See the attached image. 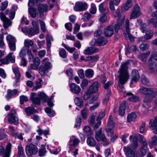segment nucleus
<instances>
[{"instance_id": "obj_1", "label": "nucleus", "mask_w": 157, "mask_h": 157, "mask_svg": "<svg viewBox=\"0 0 157 157\" xmlns=\"http://www.w3.org/2000/svg\"><path fill=\"white\" fill-rule=\"evenodd\" d=\"M129 63L128 62L122 63L118 71V72L119 73V82L122 85L124 84L129 78V75L128 72Z\"/></svg>"}, {"instance_id": "obj_2", "label": "nucleus", "mask_w": 157, "mask_h": 157, "mask_svg": "<svg viewBox=\"0 0 157 157\" xmlns=\"http://www.w3.org/2000/svg\"><path fill=\"white\" fill-rule=\"evenodd\" d=\"M148 62L150 72L154 75L157 74V53L151 55Z\"/></svg>"}, {"instance_id": "obj_3", "label": "nucleus", "mask_w": 157, "mask_h": 157, "mask_svg": "<svg viewBox=\"0 0 157 157\" xmlns=\"http://www.w3.org/2000/svg\"><path fill=\"white\" fill-rule=\"evenodd\" d=\"M98 82H94L87 89L83 95V99L85 100L89 99L91 94L97 92L98 89Z\"/></svg>"}, {"instance_id": "obj_4", "label": "nucleus", "mask_w": 157, "mask_h": 157, "mask_svg": "<svg viewBox=\"0 0 157 157\" xmlns=\"http://www.w3.org/2000/svg\"><path fill=\"white\" fill-rule=\"evenodd\" d=\"M48 59L45 58L42 61V63L44 65H41L39 68V73L41 76H44L46 71L50 69L51 67V63L47 62Z\"/></svg>"}, {"instance_id": "obj_5", "label": "nucleus", "mask_w": 157, "mask_h": 157, "mask_svg": "<svg viewBox=\"0 0 157 157\" xmlns=\"http://www.w3.org/2000/svg\"><path fill=\"white\" fill-rule=\"evenodd\" d=\"M16 112L14 109H12L8 114V121L10 124H14L17 125L18 124V119L15 116Z\"/></svg>"}, {"instance_id": "obj_6", "label": "nucleus", "mask_w": 157, "mask_h": 157, "mask_svg": "<svg viewBox=\"0 0 157 157\" xmlns=\"http://www.w3.org/2000/svg\"><path fill=\"white\" fill-rule=\"evenodd\" d=\"M88 8L87 4L84 2H77L74 7V10L77 12H82L86 10Z\"/></svg>"}, {"instance_id": "obj_7", "label": "nucleus", "mask_w": 157, "mask_h": 157, "mask_svg": "<svg viewBox=\"0 0 157 157\" xmlns=\"http://www.w3.org/2000/svg\"><path fill=\"white\" fill-rule=\"evenodd\" d=\"M25 151L27 155L28 156H31L33 155L36 154L38 151V148L35 145L31 144L26 145Z\"/></svg>"}, {"instance_id": "obj_8", "label": "nucleus", "mask_w": 157, "mask_h": 157, "mask_svg": "<svg viewBox=\"0 0 157 157\" xmlns=\"http://www.w3.org/2000/svg\"><path fill=\"white\" fill-rule=\"evenodd\" d=\"M6 40L8 41V45L10 50L14 51L16 49V40L14 37L10 34L7 35Z\"/></svg>"}, {"instance_id": "obj_9", "label": "nucleus", "mask_w": 157, "mask_h": 157, "mask_svg": "<svg viewBox=\"0 0 157 157\" xmlns=\"http://www.w3.org/2000/svg\"><path fill=\"white\" fill-rule=\"evenodd\" d=\"M12 53H10L4 58L0 59V66L2 64H7L11 61L14 63L15 61V58L12 56Z\"/></svg>"}, {"instance_id": "obj_10", "label": "nucleus", "mask_w": 157, "mask_h": 157, "mask_svg": "<svg viewBox=\"0 0 157 157\" xmlns=\"http://www.w3.org/2000/svg\"><path fill=\"white\" fill-rule=\"evenodd\" d=\"M12 53H10L4 58L0 59V66L2 64H7L11 61L14 63L15 61V58L12 56Z\"/></svg>"}, {"instance_id": "obj_11", "label": "nucleus", "mask_w": 157, "mask_h": 157, "mask_svg": "<svg viewBox=\"0 0 157 157\" xmlns=\"http://www.w3.org/2000/svg\"><path fill=\"white\" fill-rule=\"evenodd\" d=\"M12 53H10L4 58L0 59V66L2 64H7L11 61L14 63L15 61V58L12 56Z\"/></svg>"}, {"instance_id": "obj_12", "label": "nucleus", "mask_w": 157, "mask_h": 157, "mask_svg": "<svg viewBox=\"0 0 157 157\" xmlns=\"http://www.w3.org/2000/svg\"><path fill=\"white\" fill-rule=\"evenodd\" d=\"M141 14L140 7L138 5L136 4L133 7L130 16V19H136Z\"/></svg>"}, {"instance_id": "obj_13", "label": "nucleus", "mask_w": 157, "mask_h": 157, "mask_svg": "<svg viewBox=\"0 0 157 157\" xmlns=\"http://www.w3.org/2000/svg\"><path fill=\"white\" fill-rule=\"evenodd\" d=\"M0 17L3 23V26L5 29H7L8 27L11 25V21L7 18L5 14L2 12L0 13Z\"/></svg>"}, {"instance_id": "obj_14", "label": "nucleus", "mask_w": 157, "mask_h": 157, "mask_svg": "<svg viewBox=\"0 0 157 157\" xmlns=\"http://www.w3.org/2000/svg\"><path fill=\"white\" fill-rule=\"evenodd\" d=\"M149 127L152 130H154L153 132L157 134V116L155 117L154 119L150 120Z\"/></svg>"}, {"instance_id": "obj_15", "label": "nucleus", "mask_w": 157, "mask_h": 157, "mask_svg": "<svg viewBox=\"0 0 157 157\" xmlns=\"http://www.w3.org/2000/svg\"><path fill=\"white\" fill-rule=\"evenodd\" d=\"M139 91L141 94L146 95L150 96L152 94L153 88L141 86L139 90Z\"/></svg>"}, {"instance_id": "obj_16", "label": "nucleus", "mask_w": 157, "mask_h": 157, "mask_svg": "<svg viewBox=\"0 0 157 157\" xmlns=\"http://www.w3.org/2000/svg\"><path fill=\"white\" fill-rule=\"evenodd\" d=\"M108 42L107 39L103 36H100L95 40V44L98 46H104Z\"/></svg>"}, {"instance_id": "obj_17", "label": "nucleus", "mask_w": 157, "mask_h": 157, "mask_svg": "<svg viewBox=\"0 0 157 157\" xmlns=\"http://www.w3.org/2000/svg\"><path fill=\"white\" fill-rule=\"evenodd\" d=\"M124 150L125 152L126 156L127 157H134L135 153L134 151L131 149V146L128 145L127 147H125L124 148Z\"/></svg>"}, {"instance_id": "obj_18", "label": "nucleus", "mask_w": 157, "mask_h": 157, "mask_svg": "<svg viewBox=\"0 0 157 157\" xmlns=\"http://www.w3.org/2000/svg\"><path fill=\"white\" fill-rule=\"evenodd\" d=\"M104 33L105 36L109 37L112 36L114 33V27L113 26H107L104 29Z\"/></svg>"}, {"instance_id": "obj_19", "label": "nucleus", "mask_w": 157, "mask_h": 157, "mask_svg": "<svg viewBox=\"0 0 157 157\" xmlns=\"http://www.w3.org/2000/svg\"><path fill=\"white\" fill-rule=\"evenodd\" d=\"M70 87L71 92L75 94H78L81 90L80 86L75 83H71Z\"/></svg>"}, {"instance_id": "obj_20", "label": "nucleus", "mask_w": 157, "mask_h": 157, "mask_svg": "<svg viewBox=\"0 0 157 157\" xmlns=\"http://www.w3.org/2000/svg\"><path fill=\"white\" fill-rule=\"evenodd\" d=\"M99 10L101 13H106L109 11L108 7L104 3H102L99 5Z\"/></svg>"}, {"instance_id": "obj_21", "label": "nucleus", "mask_w": 157, "mask_h": 157, "mask_svg": "<svg viewBox=\"0 0 157 157\" xmlns=\"http://www.w3.org/2000/svg\"><path fill=\"white\" fill-rule=\"evenodd\" d=\"M132 78L131 79V82L134 81L136 82L139 80L140 77L137 70L134 69L132 70Z\"/></svg>"}, {"instance_id": "obj_22", "label": "nucleus", "mask_w": 157, "mask_h": 157, "mask_svg": "<svg viewBox=\"0 0 157 157\" xmlns=\"http://www.w3.org/2000/svg\"><path fill=\"white\" fill-rule=\"evenodd\" d=\"M98 52V49L95 48L89 47L84 50V53L86 55H90Z\"/></svg>"}, {"instance_id": "obj_23", "label": "nucleus", "mask_w": 157, "mask_h": 157, "mask_svg": "<svg viewBox=\"0 0 157 157\" xmlns=\"http://www.w3.org/2000/svg\"><path fill=\"white\" fill-rule=\"evenodd\" d=\"M48 6L46 4H40L39 5L38 10L41 15H43L44 12H46L48 10Z\"/></svg>"}, {"instance_id": "obj_24", "label": "nucleus", "mask_w": 157, "mask_h": 157, "mask_svg": "<svg viewBox=\"0 0 157 157\" xmlns=\"http://www.w3.org/2000/svg\"><path fill=\"white\" fill-rule=\"evenodd\" d=\"M129 139L130 140H132V142L131 149H136L138 147V144L137 139L135 136L131 135L129 137Z\"/></svg>"}, {"instance_id": "obj_25", "label": "nucleus", "mask_w": 157, "mask_h": 157, "mask_svg": "<svg viewBox=\"0 0 157 157\" xmlns=\"http://www.w3.org/2000/svg\"><path fill=\"white\" fill-rule=\"evenodd\" d=\"M126 102L124 101L120 105L119 108V114L121 116H123L125 113V111L126 107Z\"/></svg>"}, {"instance_id": "obj_26", "label": "nucleus", "mask_w": 157, "mask_h": 157, "mask_svg": "<svg viewBox=\"0 0 157 157\" xmlns=\"http://www.w3.org/2000/svg\"><path fill=\"white\" fill-rule=\"evenodd\" d=\"M137 23L140 27V29L143 33H144L147 30V25L145 23L143 22L142 20L141 19L137 20Z\"/></svg>"}, {"instance_id": "obj_27", "label": "nucleus", "mask_w": 157, "mask_h": 157, "mask_svg": "<svg viewBox=\"0 0 157 157\" xmlns=\"http://www.w3.org/2000/svg\"><path fill=\"white\" fill-rule=\"evenodd\" d=\"M36 94L35 93H32L30 99L33 103L36 104H39L40 103V99L39 97H35Z\"/></svg>"}, {"instance_id": "obj_28", "label": "nucleus", "mask_w": 157, "mask_h": 157, "mask_svg": "<svg viewBox=\"0 0 157 157\" xmlns=\"http://www.w3.org/2000/svg\"><path fill=\"white\" fill-rule=\"evenodd\" d=\"M25 112L28 116H30L35 113L37 112L36 110L33 107L29 106L25 109Z\"/></svg>"}, {"instance_id": "obj_29", "label": "nucleus", "mask_w": 157, "mask_h": 157, "mask_svg": "<svg viewBox=\"0 0 157 157\" xmlns=\"http://www.w3.org/2000/svg\"><path fill=\"white\" fill-rule=\"evenodd\" d=\"M143 146L141 147L140 151L141 155L142 156H144L147 153V144L146 142H144L143 141L141 142Z\"/></svg>"}, {"instance_id": "obj_30", "label": "nucleus", "mask_w": 157, "mask_h": 157, "mask_svg": "<svg viewBox=\"0 0 157 157\" xmlns=\"http://www.w3.org/2000/svg\"><path fill=\"white\" fill-rule=\"evenodd\" d=\"M124 20V17H122V20H120L119 19L117 20V22L115 25V31L116 33H117L119 30L120 28V27L121 26L123 23V21Z\"/></svg>"}, {"instance_id": "obj_31", "label": "nucleus", "mask_w": 157, "mask_h": 157, "mask_svg": "<svg viewBox=\"0 0 157 157\" xmlns=\"http://www.w3.org/2000/svg\"><path fill=\"white\" fill-rule=\"evenodd\" d=\"M18 92L17 90L15 89L13 90H8L7 91V94L6 96V98L9 100L11 97L17 94Z\"/></svg>"}, {"instance_id": "obj_32", "label": "nucleus", "mask_w": 157, "mask_h": 157, "mask_svg": "<svg viewBox=\"0 0 157 157\" xmlns=\"http://www.w3.org/2000/svg\"><path fill=\"white\" fill-rule=\"evenodd\" d=\"M150 52H148L145 53L140 54L138 55V58L143 61L145 62L147 60V57L150 54Z\"/></svg>"}, {"instance_id": "obj_33", "label": "nucleus", "mask_w": 157, "mask_h": 157, "mask_svg": "<svg viewBox=\"0 0 157 157\" xmlns=\"http://www.w3.org/2000/svg\"><path fill=\"white\" fill-rule=\"evenodd\" d=\"M136 117V114L134 112L132 113L128 114L127 117V121L128 122L134 121Z\"/></svg>"}, {"instance_id": "obj_34", "label": "nucleus", "mask_w": 157, "mask_h": 157, "mask_svg": "<svg viewBox=\"0 0 157 157\" xmlns=\"http://www.w3.org/2000/svg\"><path fill=\"white\" fill-rule=\"evenodd\" d=\"M132 5V0H127L123 8L124 11H126L131 8Z\"/></svg>"}, {"instance_id": "obj_35", "label": "nucleus", "mask_w": 157, "mask_h": 157, "mask_svg": "<svg viewBox=\"0 0 157 157\" xmlns=\"http://www.w3.org/2000/svg\"><path fill=\"white\" fill-rule=\"evenodd\" d=\"M80 142V140L77 138H75L72 140H70L69 141L70 147L71 148L72 146L74 147H76L78 145Z\"/></svg>"}, {"instance_id": "obj_36", "label": "nucleus", "mask_w": 157, "mask_h": 157, "mask_svg": "<svg viewBox=\"0 0 157 157\" xmlns=\"http://www.w3.org/2000/svg\"><path fill=\"white\" fill-rule=\"evenodd\" d=\"M114 16L115 17H117L118 18L117 19H119L120 20H122V17H124V19H125V16L124 15H122L121 14V10L120 9H117L115 13H114Z\"/></svg>"}, {"instance_id": "obj_37", "label": "nucleus", "mask_w": 157, "mask_h": 157, "mask_svg": "<svg viewBox=\"0 0 157 157\" xmlns=\"http://www.w3.org/2000/svg\"><path fill=\"white\" fill-rule=\"evenodd\" d=\"M75 104L79 107H81L83 105V101L82 98L76 97L74 99Z\"/></svg>"}, {"instance_id": "obj_38", "label": "nucleus", "mask_w": 157, "mask_h": 157, "mask_svg": "<svg viewBox=\"0 0 157 157\" xmlns=\"http://www.w3.org/2000/svg\"><path fill=\"white\" fill-rule=\"evenodd\" d=\"M87 144L90 146H94L96 145V141L93 138L90 137H88L87 140Z\"/></svg>"}, {"instance_id": "obj_39", "label": "nucleus", "mask_w": 157, "mask_h": 157, "mask_svg": "<svg viewBox=\"0 0 157 157\" xmlns=\"http://www.w3.org/2000/svg\"><path fill=\"white\" fill-rule=\"evenodd\" d=\"M33 42L31 40H25L24 41V46L26 49H29L30 46H32L33 45Z\"/></svg>"}, {"instance_id": "obj_40", "label": "nucleus", "mask_w": 157, "mask_h": 157, "mask_svg": "<svg viewBox=\"0 0 157 157\" xmlns=\"http://www.w3.org/2000/svg\"><path fill=\"white\" fill-rule=\"evenodd\" d=\"M45 112L50 117H52L55 113V111L52 109L48 107H47L45 109Z\"/></svg>"}, {"instance_id": "obj_41", "label": "nucleus", "mask_w": 157, "mask_h": 157, "mask_svg": "<svg viewBox=\"0 0 157 157\" xmlns=\"http://www.w3.org/2000/svg\"><path fill=\"white\" fill-rule=\"evenodd\" d=\"M107 125L112 128H113L114 127L115 123L113 121V117L112 115L109 116Z\"/></svg>"}, {"instance_id": "obj_42", "label": "nucleus", "mask_w": 157, "mask_h": 157, "mask_svg": "<svg viewBox=\"0 0 157 157\" xmlns=\"http://www.w3.org/2000/svg\"><path fill=\"white\" fill-rule=\"evenodd\" d=\"M18 152L17 157H25L24 150L21 146H19L18 147Z\"/></svg>"}, {"instance_id": "obj_43", "label": "nucleus", "mask_w": 157, "mask_h": 157, "mask_svg": "<svg viewBox=\"0 0 157 157\" xmlns=\"http://www.w3.org/2000/svg\"><path fill=\"white\" fill-rule=\"evenodd\" d=\"M29 13L30 16L33 18H35L36 16V10L33 7H31L29 9Z\"/></svg>"}, {"instance_id": "obj_44", "label": "nucleus", "mask_w": 157, "mask_h": 157, "mask_svg": "<svg viewBox=\"0 0 157 157\" xmlns=\"http://www.w3.org/2000/svg\"><path fill=\"white\" fill-rule=\"evenodd\" d=\"M150 47V45L147 44L142 43L140 45V48L141 51H143L148 49Z\"/></svg>"}, {"instance_id": "obj_45", "label": "nucleus", "mask_w": 157, "mask_h": 157, "mask_svg": "<svg viewBox=\"0 0 157 157\" xmlns=\"http://www.w3.org/2000/svg\"><path fill=\"white\" fill-rule=\"evenodd\" d=\"M47 46L48 48H50L51 46V40L53 41V39L52 36L47 34L46 36Z\"/></svg>"}, {"instance_id": "obj_46", "label": "nucleus", "mask_w": 157, "mask_h": 157, "mask_svg": "<svg viewBox=\"0 0 157 157\" xmlns=\"http://www.w3.org/2000/svg\"><path fill=\"white\" fill-rule=\"evenodd\" d=\"M94 71L91 69L86 70L85 72L86 76L88 78H92L94 75Z\"/></svg>"}, {"instance_id": "obj_47", "label": "nucleus", "mask_w": 157, "mask_h": 157, "mask_svg": "<svg viewBox=\"0 0 157 157\" xmlns=\"http://www.w3.org/2000/svg\"><path fill=\"white\" fill-rule=\"evenodd\" d=\"M83 130L87 134V136H91L93 134V131L89 126H85L83 128Z\"/></svg>"}, {"instance_id": "obj_48", "label": "nucleus", "mask_w": 157, "mask_h": 157, "mask_svg": "<svg viewBox=\"0 0 157 157\" xmlns=\"http://www.w3.org/2000/svg\"><path fill=\"white\" fill-rule=\"evenodd\" d=\"M141 80V83L144 85L148 86L150 84L148 80L144 75L142 76Z\"/></svg>"}, {"instance_id": "obj_49", "label": "nucleus", "mask_w": 157, "mask_h": 157, "mask_svg": "<svg viewBox=\"0 0 157 157\" xmlns=\"http://www.w3.org/2000/svg\"><path fill=\"white\" fill-rule=\"evenodd\" d=\"M12 146V145L10 143H8V144L6 147L5 154L10 155L11 151Z\"/></svg>"}, {"instance_id": "obj_50", "label": "nucleus", "mask_w": 157, "mask_h": 157, "mask_svg": "<svg viewBox=\"0 0 157 157\" xmlns=\"http://www.w3.org/2000/svg\"><path fill=\"white\" fill-rule=\"evenodd\" d=\"M28 34H30L31 36H33L36 34L39 33V30H36L35 29L33 28H31L29 29L28 30Z\"/></svg>"}, {"instance_id": "obj_51", "label": "nucleus", "mask_w": 157, "mask_h": 157, "mask_svg": "<svg viewBox=\"0 0 157 157\" xmlns=\"http://www.w3.org/2000/svg\"><path fill=\"white\" fill-rule=\"evenodd\" d=\"M38 97L40 99V100H43L44 102L47 101V98L46 94L43 92H41L38 95Z\"/></svg>"}, {"instance_id": "obj_52", "label": "nucleus", "mask_w": 157, "mask_h": 157, "mask_svg": "<svg viewBox=\"0 0 157 157\" xmlns=\"http://www.w3.org/2000/svg\"><path fill=\"white\" fill-rule=\"evenodd\" d=\"M139 99L140 98L139 97L133 94L128 98L129 101L132 102H136L139 101Z\"/></svg>"}, {"instance_id": "obj_53", "label": "nucleus", "mask_w": 157, "mask_h": 157, "mask_svg": "<svg viewBox=\"0 0 157 157\" xmlns=\"http://www.w3.org/2000/svg\"><path fill=\"white\" fill-rule=\"evenodd\" d=\"M88 84V80L86 79H83L81 84V86L83 90H84L86 89V87L87 86Z\"/></svg>"}, {"instance_id": "obj_54", "label": "nucleus", "mask_w": 157, "mask_h": 157, "mask_svg": "<svg viewBox=\"0 0 157 157\" xmlns=\"http://www.w3.org/2000/svg\"><path fill=\"white\" fill-rule=\"evenodd\" d=\"M101 128H100L98 131L96 132L95 138L98 141H101Z\"/></svg>"}, {"instance_id": "obj_55", "label": "nucleus", "mask_w": 157, "mask_h": 157, "mask_svg": "<svg viewBox=\"0 0 157 157\" xmlns=\"http://www.w3.org/2000/svg\"><path fill=\"white\" fill-rule=\"evenodd\" d=\"M59 56L63 58H65L67 57L66 52L63 48H60L59 52Z\"/></svg>"}, {"instance_id": "obj_56", "label": "nucleus", "mask_w": 157, "mask_h": 157, "mask_svg": "<svg viewBox=\"0 0 157 157\" xmlns=\"http://www.w3.org/2000/svg\"><path fill=\"white\" fill-rule=\"evenodd\" d=\"M13 71L15 75L16 78L17 80L19 79L21 77V74L18 69L17 68H15L13 69Z\"/></svg>"}, {"instance_id": "obj_57", "label": "nucleus", "mask_w": 157, "mask_h": 157, "mask_svg": "<svg viewBox=\"0 0 157 157\" xmlns=\"http://www.w3.org/2000/svg\"><path fill=\"white\" fill-rule=\"evenodd\" d=\"M13 71L15 75L16 78L17 80L19 79L21 77V74L18 69L17 68H15L13 69Z\"/></svg>"}, {"instance_id": "obj_58", "label": "nucleus", "mask_w": 157, "mask_h": 157, "mask_svg": "<svg viewBox=\"0 0 157 157\" xmlns=\"http://www.w3.org/2000/svg\"><path fill=\"white\" fill-rule=\"evenodd\" d=\"M27 49L25 47H23L21 50L19 55V56L21 57H24L26 54Z\"/></svg>"}, {"instance_id": "obj_59", "label": "nucleus", "mask_w": 157, "mask_h": 157, "mask_svg": "<svg viewBox=\"0 0 157 157\" xmlns=\"http://www.w3.org/2000/svg\"><path fill=\"white\" fill-rule=\"evenodd\" d=\"M62 45L63 46L64 48L68 52L71 53H72L75 50V48H71L69 47L68 45H66L65 44L63 43Z\"/></svg>"}, {"instance_id": "obj_60", "label": "nucleus", "mask_w": 157, "mask_h": 157, "mask_svg": "<svg viewBox=\"0 0 157 157\" xmlns=\"http://www.w3.org/2000/svg\"><path fill=\"white\" fill-rule=\"evenodd\" d=\"M42 81V80L39 79L36 82V86L34 87V88L35 90H37L38 89L41 88L42 87V85L41 83Z\"/></svg>"}, {"instance_id": "obj_61", "label": "nucleus", "mask_w": 157, "mask_h": 157, "mask_svg": "<svg viewBox=\"0 0 157 157\" xmlns=\"http://www.w3.org/2000/svg\"><path fill=\"white\" fill-rule=\"evenodd\" d=\"M81 114L83 119H85L86 118L88 114L87 109H84L82 110L81 112Z\"/></svg>"}, {"instance_id": "obj_62", "label": "nucleus", "mask_w": 157, "mask_h": 157, "mask_svg": "<svg viewBox=\"0 0 157 157\" xmlns=\"http://www.w3.org/2000/svg\"><path fill=\"white\" fill-rule=\"evenodd\" d=\"M39 21L42 31L44 32H45L46 31V28L44 22L40 20H39Z\"/></svg>"}, {"instance_id": "obj_63", "label": "nucleus", "mask_w": 157, "mask_h": 157, "mask_svg": "<svg viewBox=\"0 0 157 157\" xmlns=\"http://www.w3.org/2000/svg\"><path fill=\"white\" fill-rule=\"evenodd\" d=\"M8 5V1H5L1 3L0 10H4L7 7Z\"/></svg>"}, {"instance_id": "obj_64", "label": "nucleus", "mask_w": 157, "mask_h": 157, "mask_svg": "<svg viewBox=\"0 0 157 157\" xmlns=\"http://www.w3.org/2000/svg\"><path fill=\"white\" fill-rule=\"evenodd\" d=\"M153 36V33L150 32L149 33H147L144 36V38L147 40H149L151 39Z\"/></svg>"}]
</instances>
